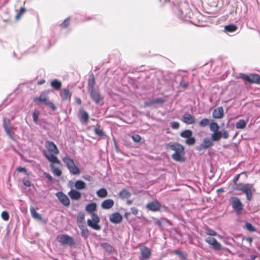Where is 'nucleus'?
<instances>
[{"instance_id": "nucleus-54", "label": "nucleus", "mask_w": 260, "mask_h": 260, "mask_svg": "<svg viewBox=\"0 0 260 260\" xmlns=\"http://www.w3.org/2000/svg\"><path fill=\"white\" fill-rule=\"evenodd\" d=\"M164 102H165V101L164 100H162L161 99H157L155 100H153L151 103V104H155V103H162Z\"/></svg>"}, {"instance_id": "nucleus-10", "label": "nucleus", "mask_w": 260, "mask_h": 260, "mask_svg": "<svg viewBox=\"0 0 260 260\" xmlns=\"http://www.w3.org/2000/svg\"><path fill=\"white\" fill-rule=\"evenodd\" d=\"M231 204L232 208L237 215H240L243 209V205L240 199L235 197L231 198Z\"/></svg>"}, {"instance_id": "nucleus-39", "label": "nucleus", "mask_w": 260, "mask_h": 260, "mask_svg": "<svg viewBox=\"0 0 260 260\" xmlns=\"http://www.w3.org/2000/svg\"><path fill=\"white\" fill-rule=\"evenodd\" d=\"M174 253L179 256L182 260H186L187 259L186 254L182 252V251L179 250H176L174 251Z\"/></svg>"}, {"instance_id": "nucleus-23", "label": "nucleus", "mask_w": 260, "mask_h": 260, "mask_svg": "<svg viewBox=\"0 0 260 260\" xmlns=\"http://www.w3.org/2000/svg\"><path fill=\"white\" fill-rule=\"evenodd\" d=\"M86 211L91 216L93 214H97L95 212L97 210V205L95 203H91L87 204L85 207Z\"/></svg>"}, {"instance_id": "nucleus-33", "label": "nucleus", "mask_w": 260, "mask_h": 260, "mask_svg": "<svg viewBox=\"0 0 260 260\" xmlns=\"http://www.w3.org/2000/svg\"><path fill=\"white\" fill-rule=\"evenodd\" d=\"M100 246L109 253H111L113 250V247L109 243L105 242L101 243Z\"/></svg>"}, {"instance_id": "nucleus-46", "label": "nucleus", "mask_w": 260, "mask_h": 260, "mask_svg": "<svg viewBox=\"0 0 260 260\" xmlns=\"http://www.w3.org/2000/svg\"><path fill=\"white\" fill-rule=\"evenodd\" d=\"M70 23V18H66L60 24V26L62 28H67Z\"/></svg>"}, {"instance_id": "nucleus-42", "label": "nucleus", "mask_w": 260, "mask_h": 260, "mask_svg": "<svg viewBox=\"0 0 260 260\" xmlns=\"http://www.w3.org/2000/svg\"><path fill=\"white\" fill-rule=\"evenodd\" d=\"M81 118L84 120L85 122H87L89 120L88 114L85 111L80 112Z\"/></svg>"}, {"instance_id": "nucleus-34", "label": "nucleus", "mask_w": 260, "mask_h": 260, "mask_svg": "<svg viewBox=\"0 0 260 260\" xmlns=\"http://www.w3.org/2000/svg\"><path fill=\"white\" fill-rule=\"evenodd\" d=\"M119 196L122 199H124L129 198L131 193L127 190L123 189L119 193Z\"/></svg>"}, {"instance_id": "nucleus-29", "label": "nucleus", "mask_w": 260, "mask_h": 260, "mask_svg": "<svg viewBox=\"0 0 260 260\" xmlns=\"http://www.w3.org/2000/svg\"><path fill=\"white\" fill-rule=\"evenodd\" d=\"M79 228L81 231V236L85 238H87L89 234V231L88 229L84 225L80 224H79Z\"/></svg>"}, {"instance_id": "nucleus-52", "label": "nucleus", "mask_w": 260, "mask_h": 260, "mask_svg": "<svg viewBox=\"0 0 260 260\" xmlns=\"http://www.w3.org/2000/svg\"><path fill=\"white\" fill-rule=\"evenodd\" d=\"M44 175L48 179V180L50 181V182H52V180H53V178L51 176V175L48 173H44Z\"/></svg>"}, {"instance_id": "nucleus-30", "label": "nucleus", "mask_w": 260, "mask_h": 260, "mask_svg": "<svg viewBox=\"0 0 260 260\" xmlns=\"http://www.w3.org/2000/svg\"><path fill=\"white\" fill-rule=\"evenodd\" d=\"M75 187L78 190L83 189L86 187V183L83 181L79 180L75 182Z\"/></svg>"}, {"instance_id": "nucleus-8", "label": "nucleus", "mask_w": 260, "mask_h": 260, "mask_svg": "<svg viewBox=\"0 0 260 260\" xmlns=\"http://www.w3.org/2000/svg\"><path fill=\"white\" fill-rule=\"evenodd\" d=\"M239 77L246 82L260 84V75L257 74H251L249 75H247L244 73H240Z\"/></svg>"}, {"instance_id": "nucleus-35", "label": "nucleus", "mask_w": 260, "mask_h": 260, "mask_svg": "<svg viewBox=\"0 0 260 260\" xmlns=\"http://www.w3.org/2000/svg\"><path fill=\"white\" fill-rule=\"evenodd\" d=\"M96 194L99 197L104 198L107 196L108 192L105 188H102L96 191Z\"/></svg>"}, {"instance_id": "nucleus-17", "label": "nucleus", "mask_w": 260, "mask_h": 260, "mask_svg": "<svg viewBox=\"0 0 260 260\" xmlns=\"http://www.w3.org/2000/svg\"><path fill=\"white\" fill-rule=\"evenodd\" d=\"M146 207L147 209L153 212L159 211L161 208V204L157 201L148 203Z\"/></svg>"}, {"instance_id": "nucleus-1", "label": "nucleus", "mask_w": 260, "mask_h": 260, "mask_svg": "<svg viewBox=\"0 0 260 260\" xmlns=\"http://www.w3.org/2000/svg\"><path fill=\"white\" fill-rule=\"evenodd\" d=\"M45 146L47 151H44L43 154L46 158L52 164H60V160L56 156L59 153L56 145L53 142L47 141L45 142Z\"/></svg>"}, {"instance_id": "nucleus-24", "label": "nucleus", "mask_w": 260, "mask_h": 260, "mask_svg": "<svg viewBox=\"0 0 260 260\" xmlns=\"http://www.w3.org/2000/svg\"><path fill=\"white\" fill-rule=\"evenodd\" d=\"M68 194L72 200H79L82 197L81 192L76 189H71Z\"/></svg>"}, {"instance_id": "nucleus-12", "label": "nucleus", "mask_w": 260, "mask_h": 260, "mask_svg": "<svg viewBox=\"0 0 260 260\" xmlns=\"http://www.w3.org/2000/svg\"><path fill=\"white\" fill-rule=\"evenodd\" d=\"M182 138H185V144L193 145L196 143V139L192 137V132L189 129L183 131L180 134Z\"/></svg>"}, {"instance_id": "nucleus-26", "label": "nucleus", "mask_w": 260, "mask_h": 260, "mask_svg": "<svg viewBox=\"0 0 260 260\" xmlns=\"http://www.w3.org/2000/svg\"><path fill=\"white\" fill-rule=\"evenodd\" d=\"M223 116V109L222 107H219L214 109L213 112V117L214 118L220 119Z\"/></svg>"}, {"instance_id": "nucleus-43", "label": "nucleus", "mask_w": 260, "mask_h": 260, "mask_svg": "<svg viewBox=\"0 0 260 260\" xmlns=\"http://www.w3.org/2000/svg\"><path fill=\"white\" fill-rule=\"evenodd\" d=\"M210 124V120L208 118H203L199 123L201 127H205Z\"/></svg>"}, {"instance_id": "nucleus-22", "label": "nucleus", "mask_w": 260, "mask_h": 260, "mask_svg": "<svg viewBox=\"0 0 260 260\" xmlns=\"http://www.w3.org/2000/svg\"><path fill=\"white\" fill-rule=\"evenodd\" d=\"M50 85L52 89L60 91L61 89L62 82L57 79H54L50 81Z\"/></svg>"}, {"instance_id": "nucleus-7", "label": "nucleus", "mask_w": 260, "mask_h": 260, "mask_svg": "<svg viewBox=\"0 0 260 260\" xmlns=\"http://www.w3.org/2000/svg\"><path fill=\"white\" fill-rule=\"evenodd\" d=\"M56 240L61 245H67L70 246H73L75 245L74 239L66 234L58 235L56 237Z\"/></svg>"}, {"instance_id": "nucleus-4", "label": "nucleus", "mask_w": 260, "mask_h": 260, "mask_svg": "<svg viewBox=\"0 0 260 260\" xmlns=\"http://www.w3.org/2000/svg\"><path fill=\"white\" fill-rule=\"evenodd\" d=\"M88 90L91 98H101L98 88L95 86L94 75L91 74L88 79Z\"/></svg>"}, {"instance_id": "nucleus-25", "label": "nucleus", "mask_w": 260, "mask_h": 260, "mask_svg": "<svg viewBox=\"0 0 260 260\" xmlns=\"http://www.w3.org/2000/svg\"><path fill=\"white\" fill-rule=\"evenodd\" d=\"M114 204V202L112 199H107L104 200L101 204V207L104 209H111Z\"/></svg>"}, {"instance_id": "nucleus-15", "label": "nucleus", "mask_w": 260, "mask_h": 260, "mask_svg": "<svg viewBox=\"0 0 260 260\" xmlns=\"http://www.w3.org/2000/svg\"><path fill=\"white\" fill-rule=\"evenodd\" d=\"M34 101L37 102L38 105L40 104V103H43L52 111H55L57 109L56 106L52 102L50 101L49 99H35Z\"/></svg>"}, {"instance_id": "nucleus-20", "label": "nucleus", "mask_w": 260, "mask_h": 260, "mask_svg": "<svg viewBox=\"0 0 260 260\" xmlns=\"http://www.w3.org/2000/svg\"><path fill=\"white\" fill-rule=\"evenodd\" d=\"M141 256L140 260H147L149 259L151 255V250L146 246H144L140 249Z\"/></svg>"}, {"instance_id": "nucleus-19", "label": "nucleus", "mask_w": 260, "mask_h": 260, "mask_svg": "<svg viewBox=\"0 0 260 260\" xmlns=\"http://www.w3.org/2000/svg\"><path fill=\"white\" fill-rule=\"evenodd\" d=\"M181 120L186 124H192L196 122L195 117L188 113H186L182 115Z\"/></svg>"}, {"instance_id": "nucleus-59", "label": "nucleus", "mask_w": 260, "mask_h": 260, "mask_svg": "<svg viewBox=\"0 0 260 260\" xmlns=\"http://www.w3.org/2000/svg\"><path fill=\"white\" fill-rule=\"evenodd\" d=\"M45 82H46L45 80V79H41V80H40L38 81L37 82V84H38V85H42V84H43L44 83H45Z\"/></svg>"}, {"instance_id": "nucleus-57", "label": "nucleus", "mask_w": 260, "mask_h": 260, "mask_svg": "<svg viewBox=\"0 0 260 260\" xmlns=\"http://www.w3.org/2000/svg\"><path fill=\"white\" fill-rule=\"evenodd\" d=\"M131 211L132 213L134 215H137L138 213V210L136 207H132L131 208Z\"/></svg>"}, {"instance_id": "nucleus-13", "label": "nucleus", "mask_w": 260, "mask_h": 260, "mask_svg": "<svg viewBox=\"0 0 260 260\" xmlns=\"http://www.w3.org/2000/svg\"><path fill=\"white\" fill-rule=\"evenodd\" d=\"M10 123V120L9 119L4 118L3 122V126L5 129V131L7 134V135L11 138V139H14V131L16 129V128L9 125Z\"/></svg>"}, {"instance_id": "nucleus-31", "label": "nucleus", "mask_w": 260, "mask_h": 260, "mask_svg": "<svg viewBox=\"0 0 260 260\" xmlns=\"http://www.w3.org/2000/svg\"><path fill=\"white\" fill-rule=\"evenodd\" d=\"M85 222V216L82 212L78 213L77 216V222L78 224L83 225Z\"/></svg>"}, {"instance_id": "nucleus-64", "label": "nucleus", "mask_w": 260, "mask_h": 260, "mask_svg": "<svg viewBox=\"0 0 260 260\" xmlns=\"http://www.w3.org/2000/svg\"><path fill=\"white\" fill-rule=\"evenodd\" d=\"M132 203H133L132 200H127L126 202V204L129 205H131L132 204Z\"/></svg>"}, {"instance_id": "nucleus-2", "label": "nucleus", "mask_w": 260, "mask_h": 260, "mask_svg": "<svg viewBox=\"0 0 260 260\" xmlns=\"http://www.w3.org/2000/svg\"><path fill=\"white\" fill-rule=\"evenodd\" d=\"M240 174L236 175L234 179L233 182L235 185V189L241 191L244 193L246 195V199L248 201H250L252 199V192L255 191L252 184L246 183H237V181L239 179Z\"/></svg>"}, {"instance_id": "nucleus-38", "label": "nucleus", "mask_w": 260, "mask_h": 260, "mask_svg": "<svg viewBox=\"0 0 260 260\" xmlns=\"http://www.w3.org/2000/svg\"><path fill=\"white\" fill-rule=\"evenodd\" d=\"M246 122L243 119L239 120L236 124V127L238 129H243L245 127Z\"/></svg>"}, {"instance_id": "nucleus-56", "label": "nucleus", "mask_w": 260, "mask_h": 260, "mask_svg": "<svg viewBox=\"0 0 260 260\" xmlns=\"http://www.w3.org/2000/svg\"><path fill=\"white\" fill-rule=\"evenodd\" d=\"M222 137H223V138L224 139L228 138V137H229V133H228V132L226 131H224L223 132V133H222Z\"/></svg>"}, {"instance_id": "nucleus-27", "label": "nucleus", "mask_w": 260, "mask_h": 260, "mask_svg": "<svg viewBox=\"0 0 260 260\" xmlns=\"http://www.w3.org/2000/svg\"><path fill=\"white\" fill-rule=\"evenodd\" d=\"M30 212L31 216L34 218H35L37 220H41V221L43 220L44 223L46 222V220H44L43 219L42 216L40 214H39L38 213H37L36 212L35 209L32 206L30 207Z\"/></svg>"}, {"instance_id": "nucleus-51", "label": "nucleus", "mask_w": 260, "mask_h": 260, "mask_svg": "<svg viewBox=\"0 0 260 260\" xmlns=\"http://www.w3.org/2000/svg\"><path fill=\"white\" fill-rule=\"evenodd\" d=\"M171 126L173 129H178L180 126V124L178 122L174 121L171 123Z\"/></svg>"}, {"instance_id": "nucleus-58", "label": "nucleus", "mask_w": 260, "mask_h": 260, "mask_svg": "<svg viewBox=\"0 0 260 260\" xmlns=\"http://www.w3.org/2000/svg\"><path fill=\"white\" fill-rule=\"evenodd\" d=\"M83 178L85 179L86 180H87V181H91L92 179V178L91 176L90 175H85L84 176H83Z\"/></svg>"}, {"instance_id": "nucleus-3", "label": "nucleus", "mask_w": 260, "mask_h": 260, "mask_svg": "<svg viewBox=\"0 0 260 260\" xmlns=\"http://www.w3.org/2000/svg\"><path fill=\"white\" fill-rule=\"evenodd\" d=\"M167 147L175 151L172 154V158L177 161H182L184 160V155L185 154L184 147L181 144L175 143H170L167 145Z\"/></svg>"}, {"instance_id": "nucleus-55", "label": "nucleus", "mask_w": 260, "mask_h": 260, "mask_svg": "<svg viewBox=\"0 0 260 260\" xmlns=\"http://www.w3.org/2000/svg\"><path fill=\"white\" fill-rule=\"evenodd\" d=\"M16 170L19 172L26 173V172H27L26 169L25 168H23V167H18V168H17Z\"/></svg>"}, {"instance_id": "nucleus-21", "label": "nucleus", "mask_w": 260, "mask_h": 260, "mask_svg": "<svg viewBox=\"0 0 260 260\" xmlns=\"http://www.w3.org/2000/svg\"><path fill=\"white\" fill-rule=\"evenodd\" d=\"M109 220L112 223L118 224L122 221V216L119 212H115L110 215Z\"/></svg>"}, {"instance_id": "nucleus-36", "label": "nucleus", "mask_w": 260, "mask_h": 260, "mask_svg": "<svg viewBox=\"0 0 260 260\" xmlns=\"http://www.w3.org/2000/svg\"><path fill=\"white\" fill-rule=\"evenodd\" d=\"M50 168L54 175L60 176L62 174V171L58 168H56L53 165H51Z\"/></svg>"}, {"instance_id": "nucleus-53", "label": "nucleus", "mask_w": 260, "mask_h": 260, "mask_svg": "<svg viewBox=\"0 0 260 260\" xmlns=\"http://www.w3.org/2000/svg\"><path fill=\"white\" fill-rule=\"evenodd\" d=\"M23 184L25 186L29 187L31 186V182L28 179H24L23 180Z\"/></svg>"}, {"instance_id": "nucleus-9", "label": "nucleus", "mask_w": 260, "mask_h": 260, "mask_svg": "<svg viewBox=\"0 0 260 260\" xmlns=\"http://www.w3.org/2000/svg\"><path fill=\"white\" fill-rule=\"evenodd\" d=\"M76 85L69 84L67 87L61 88L59 91V95L61 98H71L74 95Z\"/></svg>"}, {"instance_id": "nucleus-41", "label": "nucleus", "mask_w": 260, "mask_h": 260, "mask_svg": "<svg viewBox=\"0 0 260 260\" xmlns=\"http://www.w3.org/2000/svg\"><path fill=\"white\" fill-rule=\"evenodd\" d=\"M94 132L95 133V134L98 135V136H103L105 135V133L103 131L102 129H101L100 128V126H96L94 129Z\"/></svg>"}, {"instance_id": "nucleus-11", "label": "nucleus", "mask_w": 260, "mask_h": 260, "mask_svg": "<svg viewBox=\"0 0 260 260\" xmlns=\"http://www.w3.org/2000/svg\"><path fill=\"white\" fill-rule=\"evenodd\" d=\"M91 217V219H88L87 220V225L94 230L100 231L101 226L99 224L100 219L98 215L93 214Z\"/></svg>"}, {"instance_id": "nucleus-63", "label": "nucleus", "mask_w": 260, "mask_h": 260, "mask_svg": "<svg viewBox=\"0 0 260 260\" xmlns=\"http://www.w3.org/2000/svg\"><path fill=\"white\" fill-rule=\"evenodd\" d=\"M130 215V213H128V212H126L124 214V217L126 218H128V216H129Z\"/></svg>"}, {"instance_id": "nucleus-5", "label": "nucleus", "mask_w": 260, "mask_h": 260, "mask_svg": "<svg viewBox=\"0 0 260 260\" xmlns=\"http://www.w3.org/2000/svg\"><path fill=\"white\" fill-rule=\"evenodd\" d=\"M62 161L66 165L71 174L77 175L80 173L79 169L76 166L73 159L67 156L62 158Z\"/></svg>"}, {"instance_id": "nucleus-18", "label": "nucleus", "mask_w": 260, "mask_h": 260, "mask_svg": "<svg viewBox=\"0 0 260 260\" xmlns=\"http://www.w3.org/2000/svg\"><path fill=\"white\" fill-rule=\"evenodd\" d=\"M213 145L212 140L208 138H206L203 140V143L197 148L199 151L207 149Z\"/></svg>"}, {"instance_id": "nucleus-37", "label": "nucleus", "mask_w": 260, "mask_h": 260, "mask_svg": "<svg viewBox=\"0 0 260 260\" xmlns=\"http://www.w3.org/2000/svg\"><path fill=\"white\" fill-rule=\"evenodd\" d=\"M17 14L15 16V19L18 20L21 17V16L25 13L26 9L24 7H21L20 10H16Z\"/></svg>"}, {"instance_id": "nucleus-61", "label": "nucleus", "mask_w": 260, "mask_h": 260, "mask_svg": "<svg viewBox=\"0 0 260 260\" xmlns=\"http://www.w3.org/2000/svg\"><path fill=\"white\" fill-rule=\"evenodd\" d=\"M156 223L157 225H158V226H161V225H162V223H161V221L159 220H158L156 222Z\"/></svg>"}, {"instance_id": "nucleus-45", "label": "nucleus", "mask_w": 260, "mask_h": 260, "mask_svg": "<svg viewBox=\"0 0 260 260\" xmlns=\"http://www.w3.org/2000/svg\"><path fill=\"white\" fill-rule=\"evenodd\" d=\"M39 114V111L38 110H35L32 114V117L34 121L36 123H37L38 122Z\"/></svg>"}, {"instance_id": "nucleus-48", "label": "nucleus", "mask_w": 260, "mask_h": 260, "mask_svg": "<svg viewBox=\"0 0 260 260\" xmlns=\"http://www.w3.org/2000/svg\"><path fill=\"white\" fill-rule=\"evenodd\" d=\"M51 92H52L51 90H45L41 93V94L38 98H46V96H47Z\"/></svg>"}, {"instance_id": "nucleus-6", "label": "nucleus", "mask_w": 260, "mask_h": 260, "mask_svg": "<svg viewBox=\"0 0 260 260\" xmlns=\"http://www.w3.org/2000/svg\"><path fill=\"white\" fill-rule=\"evenodd\" d=\"M176 82L178 83L179 89L185 90L189 88L191 79L188 75L178 76L176 78Z\"/></svg>"}, {"instance_id": "nucleus-14", "label": "nucleus", "mask_w": 260, "mask_h": 260, "mask_svg": "<svg viewBox=\"0 0 260 260\" xmlns=\"http://www.w3.org/2000/svg\"><path fill=\"white\" fill-rule=\"evenodd\" d=\"M56 197L60 202L64 206L69 207L70 205V201L68 196L62 191H58L55 193Z\"/></svg>"}, {"instance_id": "nucleus-32", "label": "nucleus", "mask_w": 260, "mask_h": 260, "mask_svg": "<svg viewBox=\"0 0 260 260\" xmlns=\"http://www.w3.org/2000/svg\"><path fill=\"white\" fill-rule=\"evenodd\" d=\"M222 137V133L220 131L213 132L212 134V140L214 141H218L220 140Z\"/></svg>"}, {"instance_id": "nucleus-16", "label": "nucleus", "mask_w": 260, "mask_h": 260, "mask_svg": "<svg viewBox=\"0 0 260 260\" xmlns=\"http://www.w3.org/2000/svg\"><path fill=\"white\" fill-rule=\"evenodd\" d=\"M205 241L209 245H211L212 248L215 250H219L221 248V245L216 239L211 237H208Z\"/></svg>"}, {"instance_id": "nucleus-47", "label": "nucleus", "mask_w": 260, "mask_h": 260, "mask_svg": "<svg viewBox=\"0 0 260 260\" xmlns=\"http://www.w3.org/2000/svg\"><path fill=\"white\" fill-rule=\"evenodd\" d=\"M132 138L133 140L135 142H136V143H139L141 140V137L139 135H138V134L133 135L132 136Z\"/></svg>"}, {"instance_id": "nucleus-49", "label": "nucleus", "mask_w": 260, "mask_h": 260, "mask_svg": "<svg viewBox=\"0 0 260 260\" xmlns=\"http://www.w3.org/2000/svg\"><path fill=\"white\" fill-rule=\"evenodd\" d=\"M206 233L208 235L210 236H216L217 233L213 230L207 228L206 229Z\"/></svg>"}, {"instance_id": "nucleus-28", "label": "nucleus", "mask_w": 260, "mask_h": 260, "mask_svg": "<svg viewBox=\"0 0 260 260\" xmlns=\"http://www.w3.org/2000/svg\"><path fill=\"white\" fill-rule=\"evenodd\" d=\"M238 29L237 26L235 24H230L224 26V31L226 34L232 33L236 31Z\"/></svg>"}, {"instance_id": "nucleus-44", "label": "nucleus", "mask_w": 260, "mask_h": 260, "mask_svg": "<svg viewBox=\"0 0 260 260\" xmlns=\"http://www.w3.org/2000/svg\"><path fill=\"white\" fill-rule=\"evenodd\" d=\"M245 226L246 229L250 232L256 231L255 228L250 223H249V222L246 223L245 224Z\"/></svg>"}, {"instance_id": "nucleus-40", "label": "nucleus", "mask_w": 260, "mask_h": 260, "mask_svg": "<svg viewBox=\"0 0 260 260\" xmlns=\"http://www.w3.org/2000/svg\"><path fill=\"white\" fill-rule=\"evenodd\" d=\"M210 130L213 132L219 131V126L216 122H212L210 124Z\"/></svg>"}, {"instance_id": "nucleus-50", "label": "nucleus", "mask_w": 260, "mask_h": 260, "mask_svg": "<svg viewBox=\"0 0 260 260\" xmlns=\"http://www.w3.org/2000/svg\"><path fill=\"white\" fill-rule=\"evenodd\" d=\"M1 216H2V218L5 221H7L9 219V214L7 211H3L2 212Z\"/></svg>"}, {"instance_id": "nucleus-60", "label": "nucleus", "mask_w": 260, "mask_h": 260, "mask_svg": "<svg viewBox=\"0 0 260 260\" xmlns=\"http://www.w3.org/2000/svg\"><path fill=\"white\" fill-rule=\"evenodd\" d=\"M246 240L251 243L252 241V238L251 237H247L246 238Z\"/></svg>"}, {"instance_id": "nucleus-62", "label": "nucleus", "mask_w": 260, "mask_h": 260, "mask_svg": "<svg viewBox=\"0 0 260 260\" xmlns=\"http://www.w3.org/2000/svg\"><path fill=\"white\" fill-rule=\"evenodd\" d=\"M101 99H93L96 104H99Z\"/></svg>"}]
</instances>
